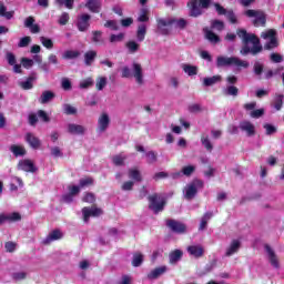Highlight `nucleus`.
Listing matches in <instances>:
<instances>
[{"instance_id": "61", "label": "nucleus", "mask_w": 284, "mask_h": 284, "mask_svg": "<svg viewBox=\"0 0 284 284\" xmlns=\"http://www.w3.org/2000/svg\"><path fill=\"white\" fill-rule=\"evenodd\" d=\"M264 130H265L266 134H268V135L275 134L276 126H274L272 124H264Z\"/></svg>"}, {"instance_id": "20", "label": "nucleus", "mask_w": 284, "mask_h": 284, "mask_svg": "<svg viewBox=\"0 0 284 284\" xmlns=\"http://www.w3.org/2000/svg\"><path fill=\"white\" fill-rule=\"evenodd\" d=\"M14 222V221H21V214L14 212L9 214H1L0 215V225H3L6 222Z\"/></svg>"}, {"instance_id": "29", "label": "nucleus", "mask_w": 284, "mask_h": 284, "mask_svg": "<svg viewBox=\"0 0 284 284\" xmlns=\"http://www.w3.org/2000/svg\"><path fill=\"white\" fill-rule=\"evenodd\" d=\"M129 179H131L132 181H135L136 183H141V181H143L141 171H139V169H136V168L129 170Z\"/></svg>"}, {"instance_id": "52", "label": "nucleus", "mask_w": 284, "mask_h": 284, "mask_svg": "<svg viewBox=\"0 0 284 284\" xmlns=\"http://www.w3.org/2000/svg\"><path fill=\"white\" fill-rule=\"evenodd\" d=\"M126 48H128L129 52L134 54V52H136L139 50V43H136L135 41H129L126 43Z\"/></svg>"}, {"instance_id": "44", "label": "nucleus", "mask_w": 284, "mask_h": 284, "mask_svg": "<svg viewBox=\"0 0 284 284\" xmlns=\"http://www.w3.org/2000/svg\"><path fill=\"white\" fill-rule=\"evenodd\" d=\"M57 6H64V8H68L69 10H72L74 6V0H54Z\"/></svg>"}, {"instance_id": "63", "label": "nucleus", "mask_w": 284, "mask_h": 284, "mask_svg": "<svg viewBox=\"0 0 284 284\" xmlns=\"http://www.w3.org/2000/svg\"><path fill=\"white\" fill-rule=\"evenodd\" d=\"M148 10L146 9H142L141 12H140V16L138 18V21L140 22H145L148 21Z\"/></svg>"}, {"instance_id": "48", "label": "nucleus", "mask_w": 284, "mask_h": 284, "mask_svg": "<svg viewBox=\"0 0 284 284\" xmlns=\"http://www.w3.org/2000/svg\"><path fill=\"white\" fill-rule=\"evenodd\" d=\"M251 119H261V116H263V114H265V110L264 109H254L253 111H251L250 113Z\"/></svg>"}, {"instance_id": "16", "label": "nucleus", "mask_w": 284, "mask_h": 284, "mask_svg": "<svg viewBox=\"0 0 284 284\" xmlns=\"http://www.w3.org/2000/svg\"><path fill=\"white\" fill-rule=\"evenodd\" d=\"M24 141L32 148V150H39V148H41V140L32 133H27Z\"/></svg>"}, {"instance_id": "19", "label": "nucleus", "mask_w": 284, "mask_h": 284, "mask_svg": "<svg viewBox=\"0 0 284 284\" xmlns=\"http://www.w3.org/2000/svg\"><path fill=\"white\" fill-rule=\"evenodd\" d=\"M241 250V241L240 240H232L230 245L226 247L225 256H233V254H236Z\"/></svg>"}, {"instance_id": "11", "label": "nucleus", "mask_w": 284, "mask_h": 284, "mask_svg": "<svg viewBox=\"0 0 284 284\" xmlns=\"http://www.w3.org/2000/svg\"><path fill=\"white\" fill-rule=\"evenodd\" d=\"M9 151L16 159H22L28 154V150H26V145L23 144H11Z\"/></svg>"}, {"instance_id": "46", "label": "nucleus", "mask_w": 284, "mask_h": 284, "mask_svg": "<svg viewBox=\"0 0 284 284\" xmlns=\"http://www.w3.org/2000/svg\"><path fill=\"white\" fill-rule=\"evenodd\" d=\"M27 277H28V273L23 271H18L12 274L13 281H26Z\"/></svg>"}, {"instance_id": "12", "label": "nucleus", "mask_w": 284, "mask_h": 284, "mask_svg": "<svg viewBox=\"0 0 284 284\" xmlns=\"http://www.w3.org/2000/svg\"><path fill=\"white\" fill-rule=\"evenodd\" d=\"M18 170H21L22 172H37V166L32 160L24 159L19 161Z\"/></svg>"}, {"instance_id": "43", "label": "nucleus", "mask_w": 284, "mask_h": 284, "mask_svg": "<svg viewBox=\"0 0 284 284\" xmlns=\"http://www.w3.org/2000/svg\"><path fill=\"white\" fill-rule=\"evenodd\" d=\"M212 30H216L217 32H221L225 28V24L221 20H213L211 22Z\"/></svg>"}, {"instance_id": "53", "label": "nucleus", "mask_w": 284, "mask_h": 284, "mask_svg": "<svg viewBox=\"0 0 284 284\" xmlns=\"http://www.w3.org/2000/svg\"><path fill=\"white\" fill-rule=\"evenodd\" d=\"M31 41H32V39L30 37L21 38L18 43V47L19 48H28V45H30Z\"/></svg>"}, {"instance_id": "54", "label": "nucleus", "mask_w": 284, "mask_h": 284, "mask_svg": "<svg viewBox=\"0 0 284 284\" xmlns=\"http://www.w3.org/2000/svg\"><path fill=\"white\" fill-rule=\"evenodd\" d=\"M201 141H202V145H204V148H205L209 152H212L213 146H212V142H210V139H207L206 136H202Z\"/></svg>"}, {"instance_id": "51", "label": "nucleus", "mask_w": 284, "mask_h": 284, "mask_svg": "<svg viewBox=\"0 0 284 284\" xmlns=\"http://www.w3.org/2000/svg\"><path fill=\"white\" fill-rule=\"evenodd\" d=\"M124 38H125L124 33L111 34L110 43H120V41H123Z\"/></svg>"}, {"instance_id": "14", "label": "nucleus", "mask_w": 284, "mask_h": 284, "mask_svg": "<svg viewBox=\"0 0 284 284\" xmlns=\"http://www.w3.org/2000/svg\"><path fill=\"white\" fill-rule=\"evenodd\" d=\"M166 225L172 230V232H176V234H183L186 230L185 224L175 220H169Z\"/></svg>"}, {"instance_id": "36", "label": "nucleus", "mask_w": 284, "mask_h": 284, "mask_svg": "<svg viewBox=\"0 0 284 284\" xmlns=\"http://www.w3.org/2000/svg\"><path fill=\"white\" fill-rule=\"evenodd\" d=\"M224 94H226L227 97H237L239 95V88L229 84L225 89H224Z\"/></svg>"}, {"instance_id": "15", "label": "nucleus", "mask_w": 284, "mask_h": 284, "mask_svg": "<svg viewBox=\"0 0 284 284\" xmlns=\"http://www.w3.org/2000/svg\"><path fill=\"white\" fill-rule=\"evenodd\" d=\"M240 130L245 132L247 136H254L256 134V128L252 124V122L244 120L240 123Z\"/></svg>"}, {"instance_id": "41", "label": "nucleus", "mask_w": 284, "mask_h": 284, "mask_svg": "<svg viewBox=\"0 0 284 284\" xmlns=\"http://www.w3.org/2000/svg\"><path fill=\"white\" fill-rule=\"evenodd\" d=\"M0 17L11 19L12 17H14V11H6V6H3V3H0Z\"/></svg>"}, {"instance_id": "27", "label": "nucleus", "mask_w": 284, "mask_h": 284, "mask_svg": "<svg viewBox=\"0 0 284 284\" xmlns=\"http://www.w3.org/2000/svg\"><path fill=\"white\" fill-rule=\"evenodd\" d=\"M265 251L267 253L271 265L278 268V257H276V254L274 253L272 247H270V245H265Z\"/></svg>"}, {"instance_id": "60", "label": "nucleus", "mask_w": 284, "mask_h": 284, "mask_svg": "<svg viewBox=\"0 0 284 284\" xmlns=\"http://www.w3.org/2000/svg\"><path fill=\"white\" fill-rule=\"evenodd\" d=\"M104 26L105 28H110V30H119V23H116L114 20L106 21Z\"/></svg>"}, {"instance_id": "22", "label": "nucleus", "mask_w": 284, "mask_h": 284, "mask_svg": "<svg viewBox=\"0 0 284 284\" xmlns=\"http://www.w3.org/2000/svg\"><path fill=\"white\" fill-rule=\"evenodd\" d=\"M165 272H168V266L155 267L148 274V278H150L151 281H154V280L159 278L160 276H163V274H165Z\"/></svg>"}, {"instance_id": "2", "label": "nucleus", "mask_w": 284, "mask_h": 284, "mask_svg": "<svg viewBox=\"0 0 284 284\" xmlns=\"http://www.w3.org/2000/svg\"><path fill=\"white\" fill-rule=\"evenodd\" d=\"M216 65L217 68H227L231 65L236 70H243V68H250V62L241 60V58L236 57L220 55L216 59Z\"/></svg>"}, {"instance_id": "31", "label": "nucleus", "mask_w": 284, "mask_h": 284, "mask_svg": "<svg viewBox=\"0 0 284 284\" xmlns=\"http://www.w3.org/2000/svg\"><path fill=\"white\" fill-rule=\"evenodd\" d=\"M182 70L189 77H196L199 74V68H196L192 64H182Z\"/></svg>"}, {"instance_id": "38", "label": "nucleus", "mask_w": 284, "mask_h": 284, "mask_svg": "<svg viewBox=\"0 0 284 284\" xmlns=\"http://www.w3.org/2000/svg\"><path fill=\"white\" fill-rule=\"evenodd\" d=\"M52 99H54V93L51 91H44L40 97V103H48L49 101H52Z\"/></svg>"}, {"instance_id": "10", "label": "nucleus", "mask_w": 284, "mask_h": 284, "mask_svg": "<svg viewBox=\"0 0 284 284\" xmlns=\"http://www.w3.org/2000/svg\"><path fill=\"white\" fill-rule=\"evenodd\" d=\"M101 214H103V210L97 206L82 209V216H83L84 223H88L90 221V217L101 216Z\"/></svg>"}, {"instance_id": "34", "label": "nucleus", "mask_w": 284, "mask_h": 284, "mask_svg": "<svg viewBox=\"0 0 284 284\" xmlns=\"http://www.w3.org/2000/svg\"><path fill=\"white\" fill-rule=\"evenodd\" d=\"M94 59H97V51H88L84 54L85 65H92V63L94 62Z\"/></svg>"}, {"instance_id": "13", "label": "nucleus", "mask_w": 284, "mask_h": 284, "mask_svg": "<svg viewBox=\"0 0 284 284\" xmlns=\"http://www.w3.org/2000/svg\"><path fill=\"white\" fill-rule=\"evenodd\" d=\"M132 77L135 79L139 85H143V68L141 64L136 62L132 64Z\"/></svg>"}, {"instance_id": "18", "label": "nucleus", "mask_w": 284, "mask_h": 284, "mask_svg": "<svg viewBox=\"0 0 284 284\" xmlns=\"http://www.w3.org/2000/svg\"><path fill=\"white\" fill-rule=\"evenodd\" d=\"M60 239H63V232L60 230H54L43 240L44 245H48L49 243H52L54 241H60Z\"/></svg>"}, {"instance_id": "45", "label": "nucleus", "mask_w": 284, "mask_h": 284, "mask_svg": "<svg viewBox=\"0 0 284 284\" xmlns=\"http://www.w3.org/2000/svg\"><path fill=\"white\" fill-rule=\"evenodd\" d=\"M40 42L48 50H52V48H54V43L52 42V40L50 38L41 37Z\"/></svg>"}, {"instance_id": "24", "label": "nucleus", "mask_w": 284, "mask_h": 284, "mask_svg": "<svg viewBox=\"0 0 284 284\" xmlns=\"http://www.w3.org/2000/svg\"><path fill=\"white\" fill-rule=\"evenodd\" d=\"M194 170H196V166L194 165H186L184 168H182L181 172H175L172 174L173 179H179V176H191L192 173L194 172Z\"/></svg>"}, {"instance_id": "6", "label": "nucleus", "mask_w": 284, "mask_h": 284, "mask_svg": "<svg viewBox=\"0 0 284 284\" xmlns=\"http://www.w3.org/2000/svg\"><path fill=\"white\" fill-rule=\"evenodd\" d=\"M149 207L152 210V212H154V214L163 212V207H165V197L159 194L149 196Z\"/></svg>"}, {"instance_id": "59", "label": "nucleus", "mask_w": 284, "mask_h": 284, "mask_svg": "<svg viewBox=\"0 0 284 284\" xmlns=\"http://www.w3.org/2000/svg\"><path fill=\"white\" fill-rule=\"evenodd\" d=\"M274 108L275 110H281V108H283V95H277L275 98Z\"/></svg>"}, {"instance_id": "3", "label": "nucleus", "mask_w": 284, "mask_h": 284, "mask_svg": "<svg viewBox=\"0 0 284 284\" xmlns=\"http://www.w3.org/2000/svg\"><path fill=\"white\" fill-rule=\"evenodd\" d=\"M170 26H175V28L183 29L185 26H187V20L181 18V19H174V18H166V19H160L158 20V29L161 32V34H168V28Z\"/></svg>"}, {"instance_id": "8", "label": "nucleus", "mask_w": 284, "mask_h": 284, "mask_svg": "<svg viewBox=\"0 0 284 284\" xmlns=\"http://www.w3.org/2000/svg\"><path fill=\"white\" fill-rule=\"evenodd\" d=\"M245 14L248 17V19H253V26L256 28H260V26H265V13L262 11L246 10Z\"/></svg>"}, {"instance_id": "35", "label": "nucleus", "mask_w": 284, "mask_h": 284, "mask_svg": "<svg viewBox=\"0 0 284 284\" xmlns=\"http://www.w3.org/2000/svg\"><path fill=\"white\" fill-rule=\"evenodd\" d=\"M181 256H183V252L181 250H175L171 252L169 256L170 263L171 264L178 263V261H181Z\"/></svg>"}, {"instance_id": "47", "label": "nucleus", "mask_w": 284, "mask_h": 284, "mask_svg": "<svg viewBox=\"0 0 284 284\" xmlns=\"http://www.w3.org/2000/svg\"><path fill=\"white\" fill-rule=\"evenodd\" d=\"M105 85H108V78H105V77L98 78L97 83H95L97 90H103V88H105Z\"/></svg>"}, {"instance_id": "4", "label": "nucleus", "mask_w": 284, "mask_h": 284, "mask_svg": "<svg viewBox=\"0 0 284 284\" xmlns=\"http://www.w3.org/2000/svg\"><path fill=\"white\" fill-rule=\"evenodd\" d=\"M199 190H203V181L193 180L191 183L186 184L183 189V196L186 201H192L196 194H199Z\"/></svg>"}, {"instance_id": "21", "label": "nucleus", "mask_w": 284, "mask_h": 284, "mask_svg": "<svg viewBox=\"0 0 284 284\" xmlns=\"http://www.w3.org/2000/svg\"><path fill=\"white\" fill-rule=\"evenodd\" d=\"M68 190H69V194L63 196V201H65V203H72V197L77 196V194L81 192V186L69 185Z\"/></svg>"}, {"instance_id": "58", "label": "nucleus", "mask_w": 284, "mask_h": 284, "mask_svg": "<svg viewBox=\"0 0 284 284\" xmlns=\"http://www.w3.org/2000/svg\"><path fill=\"white\" fill-rule=\"evenodd\" d=\"M51 154L52 156H54L55 159H59L61 156H63V152H61V149L59 146H53L51 149Z\"/></svg>"}, {"instance_id": "57", "label": "nucleus", "mask_w": 284, "mask_h": 284, "mask_svg": "<svg viewBox=\"0 0 284 284\" xmlns=\"http://www.w3.org/2000/svg\"><path fill=\"white\" fill-rule=\"evenodd\" d=\"M64 114H77V109L70 104L63 105Z\"/></svg>"}, {"instance_id": "37", "label": "nucleus", "mask_w": 284, "mask_h": 284, "mask_svg": "<svg viewBox=\"0 0 284 284\" xmlns=\"http://www.w3.org/2000/svg\"><path fill=\"white\" fill-rule=\"evenodd\" d=\"M19 187H23V181L21 180V178H12L10 190L14 192L19 190Z\"/></svg>"}, {"instance_id": "33", "label": "nucleus", "mask_w": 284, "mask_h": 284, "mask_svg": "<svg viewBox=\"0 0 284 284\" xmlns=\"http://www.w3.org/2000/svg\"><path fill=\"white\" fill-rule=\"evenodd\" d=\"M205 38L211 42V43H219V41H221V39L219 38V36H216L214 32H212V30L210 29H205Z\"/></svg>"}, {"instance_id": "30", "label": "nucleus", "mask_w": 284, "mask_h": 284, "mask_svg": "<svg viewBox=\"0 0 284 284\" xmlns=\"http://www.w3.org/2000/svg\"><path fill=\"white\" fill-rule=\"evenodd\" d=\"M222 79L223 78L221 75H213L210 78H204L203 85H205V88H210L211 85H215V83H221Z\"/></svg>"}, {"instance_id": "55", "label": "nucleus", "mask_w": 284, "mask_h": 284, "mask_svg": "<svg viewBox=\"0 0 284 284\" xmlns=\"http://www.w3.org/2000/svg\"><path fill=\"white\" fill-rule=\"evenodd\" d=\"M92 83H94V81L92 80V78H88V79L82 80V81L80 82V88H81L82 90H85L87 88H90V85H92Z\"/></svg>"}, {"instance_id": "50", "label": "nucleus", "mask_w": 284, "mask_h": 284, "mask_svg": "<svg viewBox=\"0 0 284 284\" xmlns=\"http://www.w3.org/2000/svg\"><path fill=\"white\" fill-rule=\"evenodd\" d=\"M21 63L26 70H30V68H32L34 65V60L29 59V58H22Z\"/></svg>"}, {"instance_id": "23", "label": "nucleus", "mask_w": 284, "mask_h": 284, "mask_svg": "<svg viewBox=\"0 0 284 284\" xmlns=\"http://www.w3.org/2000/svg\"><path fill=\"white\" fill-rule=\"evenodd\" d=\"M187 252L191 256H194V258H201L205 251L201 245H191L187 247Z\"/></svg>"}, {"instance_id": "28", "label": "nucleus", "mask_w": 284, "mask_h": 284, "mask_svg": "<svg viewBox=\"0 0 284 284\" xmlns=\"http://www.w3.org/2000/svg\"><path fill=\"white\" fill-rule=\"evenodd\" d=\"M85 8L91 12H101V0H88Z\"/></svg>"}, {"instance_id": "64", "label": "nucleus", "mask_w": 284, "mask_h": 284, "mask_svg": "<svg viewBox=\"0 0 284 284\" xmlns=\"http://www.w3.org/2000/svg\"><path fill=\"white\" fill-rule=\"evenodd\" d=\"M224 16H226V19L231 23H236V14H234V11H226V13Z\"/></svg>"}, {"instance_id": "1", "label": "nucleus", "mask_w": 284, "mask_h": 284, "mask_svg": "<svg viewBox=\"0 0 284 284\" xmlns=\"http://www.w3.org/2000/svg\"><path fill=\"white\" fill-rule=\"evenodd\" d=\"M237 37L242 39L244 47L241 50V54H258L263 47H261V41L258 38L252 33H247V31L240 29L237 31Z\"/></svg>"}, {"instance_id": "5", "label": "nucleus", "mask_w": 284, "mask_h": 284, "mask_svg": "<svg viewBox=\"0 0 284 284\" xmlns=\"http://www.w3.org/2000/svg\"><path fill=\"white\" fill-rule=\"evenodd\" d=\"M211 0H191L187 6L191 17H200L203 13V9L210 6Z\"/></svg>"}, {"instance_id": "39", "label": "nucleus", "mask_w": 284, "mask_h": 284, "mask_svg": "<svg viewBox=\"0 0 284 284\" xmlns=\"http://www.w3.org/2000/svg\"><path fill=\"white\" fill-rule=\"evenodd\" d=\"M81 53L77 50H67L62 54V59H77Z\"/></svg>"}, {"instance_id": "25", "label": "nucleus", "mask_w": 284, "mask_h": 284, "mask_svg": "<svg viewBox=\"0 0 284 284\" xmlns=\"http://www.w3.org/2000/svg\"><path fill=\"white\" fill-rule=\"evenodd\" d=\"M68 132L69 134H77V135L85 134V126L70 123L68 124Z\"/></svg>"}, {"instance_id": "9", "label": "nucleus", "mask_w": 284, "mask_h": 284, "mask_svg": "<svg viewBox=\"0 0 284 284\" xmlns=\"http://www.w3.org/2000/svg\"><path fill=\"white\" fill-rule=\"evenodd\" d=\"M110 114L106 112H102L99 118H98V126H97V132L98 134H103L110 128Z\"/></svg>"}, {"instance_id": "49", "label": "nucleus", "mask_w": 284, "mask_h": 284, "mask_svg": "<svg viewBox=\"0 0 284 284\" xmlns=\"http://www.w3.org/2000/svg\"><path fill=\"white\" fill-rule=\"evenodd\" d=\"M33 81H34V78H32V77L28 78L27 81L20 83L21 89L22 90H32Z\"/></svg>"}, {"instance_id": "26", "label": "nucleus", "mask_w": 284, "mask_h": 284, "mask_svg": "<svg viewBox=\"0 0 284 284\" xmlns=\"http://www.w3.org/2000/svg\"><path fill=\"white\" fill-rule=\"evenodd\" d=\"M7 61L9 65H13V72L16 74H21V64H17V58L12 53H7Z\"/></svg>"}, {"instance_id": "62", "label": "nucleus", "mask_w": 284, "mask_h": 284, "mask_svg": "<svg viewBox=\"0 0 284 284\" xmlns=\"http://www.w3.org/2000/svg\"><path fill=\"white\" fill-rule=\"evenodd\" d=\"M4 248L7 250V252H14L17 250V243H14V242H7L4 244Z\"/></svg>"}, {"instance_id": "56", "label": "nucleus", "mask_w": 284, "mask_h": 284, "mask_svg": "<svg viewBox=\"0 0 284 284\" xmlns=\"http://www.w3.org/2000/svg\"><path fill=\"white\" fill-rule=\"evenodd\" d=\"M125 161V155L119 154L113 156V163L114 165H123V162Z\"/></svg>"}, {"instance_id": "17", "label": "nucleus", "mask_w": 284, "mask_h": 284, "mask_svg": "<svg viewBox=\"0 0 284 284\" xmlns=\"http://www.w3.org/2000/svg\"><path fill=\"white\" fill-rule=\"evenodd\" d=\"M88 28H90V14L84 13L78 19V30H80V32H85Z\"/></svg>"}, {"instance_id": "32", "label": "nucleus", "mask_w": 284, "mask_h": 284, "mask_svg": "<svg viewBox=\"0 0 284 284\" xmlns=\"http://www.w3.org/2000/svg\"><path fill=\"white\" fill-rule=\"evenodd\" d=\"M146 32H148V28L145 27V24H140L136 31L138 41L140 42L144 41Z\"/></svg>"}, {"instance_id": "40", "label": "nucleus", "mask_w": 284, "mask_h": 284, "mask_svg": "<svg viewBox=\"0 0 284 284\" xmlns=\"http://www.w3.org/2000/svg\"><path fill=\"white\" fill-rule=\"evenodd\" d=\"M143 263V254L135 253L133 255L132 265L133 267H140V265Z\"/></svg>"}, {"instance_id": "7", "label": "nucleus", "mask_w": 284, "mask_h": 284, "mask_svg": "<svg viewBox=\"0 0 284 284\" xmlns=\"http://www.w3.org/2000/svg\"><path fill=\"white\" fill-rule=\"evenodd\" d=\"M262 39H264L265 42V50H273V48L278 47V40L276 39V30L268 29L261 34Z\"/></svg>"}, {"instance_id": "42", "label": "nucleus", "mask_w": 284, "mask_h": 284, "mask_svg": "<svg viewBox=\"0 0 284 284\" xmlns=\"http://www.w3.org/2000/svg\"><path fill=\"white\" fill-rule=\"evenodd\" d=\"M212 219V213H205L200 222V230L203 231L205 227H207V221Z\"/></svg>"}]
</instances>
